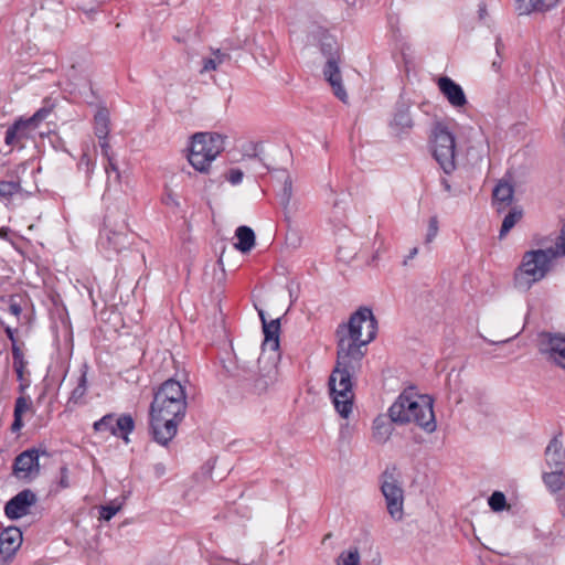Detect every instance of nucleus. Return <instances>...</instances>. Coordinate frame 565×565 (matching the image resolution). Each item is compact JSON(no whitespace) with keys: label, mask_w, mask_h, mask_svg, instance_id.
Instances as JSON below:
<instances>
[{"label":"nucleus","mask_w":565,"mask_h":565,"mask_svg":"<svg viewBox=\"0 0 565 565\" xmlns=\"http://www.w3.org/2000/svg\"><path fill=\"white\" fill-rule=\"evenodd\" d=\"M376 332L377 322L369 308H360L348 324L339 326L337 330V365L329 377V387L334 408L343 418L352 413V376L361 367L362 348L374 340Z\"/></svg>","instance_id":"nucleus-1"},{"label":"nucleus","mask_w":565,"mask_h":565,"mask_svg":"<svg viewBox=\"0 0 565 565\" xmlns=\"http://www.w3.org/2000/svg\"><path fill=\"white\" fill-rule=\"evenodd\" d=\"M186 407V394L181 383L172 379L162 383L150 406V429L159 445L168 446L175 437Z\"/></svg>","instance_id":"nucleus-2"},{"label":"nucleus","mask_w":565,"mask_h":565,"mask_svg":"<svg viewBox=\"0 0 565 565\" xmlns=\"http://www.w3.org/2000/svg\"><path fill=\"white\" fill-rule=\"evenodd\" d=\"M388 416L396 424H415L428 434L437 429L434 399L429 395L402 393L390 406Z\"/></svg>","instance_id":"nucleus-3"},{"label":"nucleus","mask_w":565,"mask_h":565,"mask_svg":"<svg viewBox=\"0 0 565 565\" xmlns=\"http://www.w3.org/2000/svg\"><path fill=\"white\" fill-rule=\"evenodd\" d=\"M259 318L263 323L264 342L263 351L258 359L260 370L262 364L268 363V366L264 367V373L255 381L254 387L258 394H262L271 386L277 380V361L279 359V332H280V320L274 319L267 321L263 310H259Z\"/></svg>","instance_id":"nucleus-4"},{"label":"nucleus","mask_w":565,"mask_h":565,"mask_svg":"<svg viewBox=\"0 0 565 565\" xmlns=\"http://www.w3.org/2000/svg\"><path fill=\"white\" fill-rule=\"evenodd\" d=\"M227 137L218 132H195L190 140L189 163L201 173H209L213 161L225 149Z\"/></svg>","instance_id":"nucleus-5"},{"label":"nucleus","mask_w":565,"mask_h":565,"mask_svg":"<svg viewBox=\"0 0 565 565\" xmlns=\"http://www.w3.org/2000/svg\"><path fill=\"white\" fill-rule=\"evenodd\" d=\"M558 252L553 247L532 249L524 253L522 262L514 274V285L519 289L527 290L542 280L551 269L552 262Z\"/></svg>","instance_id":"nucleus-6"},{"label":"nucleus","mask_w":565,"mask_h":565,"mask_svg":"<svg viewBox=\"0 0 565 565\" xmlns=\"http://www.w3.org/2000/svg\"><path fill=\"white\" fill-rule=\"evenodd\" d=\"M431 151L445 173L456 169V139L443 124H437L431 132Z\"/></svg>","instance_id":"nucleus-7"},{"label":"nucleus","mask_w":565,"mask_h":565,"mask_svg":"<svg viewBox=\"0 0 565 565\" xmlns=\"http://www.w3.org/2000/svg\"><path fill=\"white\" fill-rule=\"evenodd\" d=\"M319 33L321 34V51L324 55L329 56L323 68V75L331 85L334 95L341 102L347 103L348 94L342 85L341 73L337 60V42L331 35L327 34L324 30H319Z\"/></svg>","instance_id":"nucleus-8"},{"label":"nucleus","mask_w":565,"mask_h":565,"mask_svg":"<svg viewBox=\"0 0 565 565\" xmlns=\"http://www.w3.org/2000/svg\"><path fill=\"white\" fill-rule=\"evenodd\" d=\"M381 491L390 516L395 521H401L404 516V490L392 473H383Z\"/></svg>","instance_id":"nucleus-9"},{"label":"nucleus","mask_w":565,"mask_h":565,"mask_svg":"<svg viewBox=\"0 0 565 565\" xmlns=\"http://www.w3.org/2000/svg\"><path fill=\"white\" fill-rule=\"evenodd\" d=\"M539 351L547 361L565 370V333L542 332L539 334Z\"/></svg>","instance_id":"nucleus-10"},{"label":"nucleus","mask_w":565,"mask_h":565,"mask_svg":"<svg viewBox=\"0 0 565 565\" xmlns=\"http://www.w3.org/2000/svg\"><path fill=\"white\" fill-rule=\"evenodd\" d=\"M93 427L96 433H107L129 443V434L135 429V420L129 414L119 416L107 414L95 422Z\"/></svg>","instance_id":"nucleus-11"},{"label":"nucleus","mask_w":565,"mask_h":565,"mask_svg":"<svg viewBox=\"0 0 565 565\" xmlns=\"http://www.w3.org/2000/svg\"><path fill=\"white\" fill-rule=\"evenodd\" d=\"M50 114L47 108H40L30 118H19L10 126L6 132L4 142L8 146H14L17 142L28 139L31 132L34 131L41 121H43Z\"/></svg>","instance_id":"nucleus-12"},{"label":"nucleus","mask_w":565,"mask_h":565,"mask_svg":"<svg viewBox=\"0 0 565 565\" xmlns=\"http://www.w3.org/2000/svg\"><path fill=\"white\" fill-rule=\"evenodd\" d=\"M129 245L127 224L121 222L118 228L113 230L109 227V218L105 221V227L100 231L98 238V247L107 256L118 254Z\"/></svg>","instance_id":"nucleus-13"},{"label":"nucleus","mask_w":565,"mask_h":565,"mask_svg":"<svg viewBox=\"0 0 565 565\" xmlns=\"http://www.w3.org/2000/svg\"><path fill=\"white\" fill-rule=\"evenodd\" d=\"M40 451L35 448L22 451L14 460L13 475L18 479H33L40 472Z\"/></svg>","instance_id":"nucleus-14"},{"label":"nucleus","mask_w":565,"mask_h":565,"mask_svg":"<svg viewBox=\"0 0 565 565\" xmlns=\"http://www.w3.org/2000/svg\"><path fill=\"white\" fill-rule=\"evenodd\" d=\"M35 502V493L29 489L23 490L6 503V515L11 520L20 519L30 513V509Z\"/></svg>","instance_id":"nucleus-15"},{"label":"nucleus","mask_w":565,"mask_h":565,"mask_svg":"<svg viewBox=\"0 0 565 565\" xmlns=\"http://www.w3.org/2000/svg\"><path fill=\"white\" fill-rule=\"evenodd\" d=\"M438 88L452 107L461 108L467 104L462 87L450 77H440L438 79Z\"/></svg>","instance_id":"nucleus-16"},{"label":"nucleus","mask_w":565,"mask_h":565,"mask_svg":"<svg viewBox=\"0 0 565 565\" xmlns=\"http://www.w3.org/2000/svg\"><path fill=\"white\" fill-rule=\"evenodd\" d=\"M22 543V533L18 527L10 526L0 533V557L6 561L10 558Z\"/></svg>","instance_id":"nucleus-17"},{"label":"nucleus","mask_w":565,"mask_h":565,"mask_svg":"<svg viewBox=\"0 0 565 565\" xmlns=\"http://www.w3.org/2000/svg\"><path fill=\"white\" fill-rule=\"evenodd\" d=\"M544 455L545 462L551 469H563L565 465V448L558 436L551 439Z\"/></svg>","instance_id":"nucleus-18"},{"label":"nucleus","mask_w":565,"mask_h":565,"mask_svg":"<svg viewBox=\"0 0 565 565\" xmlns=\"http://www.w3.org/2000/svg\"><path fill=\"white\" fill-rule=\"evenodd\" d=\"M413 125L409 107L405 104L397 105L390 121V127L393 132L396 135L407 132L413 128Z\"/></svg>","instance_id":"nucleus-19"},{"label":"nucleus","mask_w":565,"mask_h":565,"mask_svg":"<svg viewBox=\"0 0 565 565\" xmlns=\"http://www.w3.org/2000/svg\"><path fill=\"white\" fill-rule=\"evenodd\" d=\"M516 10L520 15L530 14L534 11L545 12L558 3V0H515Z\"/></svg>","instance_id":"nucleus-20"},{"label":"nucleus","mask_w":565,"mask_h":565,"mask_svg":"<svg viewBox=\"0 0 565 565\" xmlns=\"http://www.w3.org/2000/svg\"><path fill=\"white\" fill-rule=\"evenodd\" d=\"M392 423L391 418L384 415H380L374 419L372 428L373 438L376 443L384 444L390 439L394 430Z\"/></svg>","instance_id":"nucleus-21"},{"label":"nucleus","mask_w":565,"mask_h":565,"mask_svg":"<svg viewBox=\"0 0 565 565\" xmlns=\"http://www.w3.org/2000/svg\"><path fill=\"white\" fill-rule=\"evenodd\" d=\"M513 186L505 182L500 181L493 190V203L497 205L498 211L509 206L513 200Z\"/></svg>","instance_id":"nucleus-22"},{"label":"nucleus","mask_w":565,"mask_h":565,"mask_svg":"<svg viewBox=\"0 0 565 565\" xmlns=\"http://www.w3.org/2000/svg\"><path fill=\"white\" fill-rule=\"evenodd\" d=\"M31 411H32V402L29 397L19 396L15 399L14 413H13L14 419L11 425V430L13 433H18L22 429V427L24 426V423L22 419L23 415L31 413Z\"/></svg>","instance_id":"nucleus-23"},{"label":"nucleus","mask_w":565,"mask_h":565,"mask_svg":"<svg viewBox=\"0 0 565 565\" xmlns=\"http://www.w3.org/2000/svg\"><path fill=\"white\" fill-rule=\"evenodd\" d=\"M237 237V243H235V248L242 253L249 252L255 245V234L254 231L248 226H239L235 233Z\"/></svg>","instance_id":"nucleus-24"},{"label":"nucleus","mask_w":565,"mask_h":565,"mask_svg":"<svg viewBox=\"0 0 565 565\" xmlns=\"http://www.w3.org/2000/svg\"><path fill=\"white\" fill-rule=\"evenodd\" d=\"M94 130L98 139H105L109 134V114L105 108L99 109L94 117Z\"/></svg>","instance_id":"nucleus-25"},{"label":"nucleus","mask_w":565,"mask_h":565,"mask_svg":"<svg viewBox=\"0 0 565 565\" xmlns=\"http://www.w3.org/2000/svg\"><path fill=\"white\" fill-rule=\"evenodd\" d=\"M543 481L552 492L562 490L565 484V476L563 469H555L551 472H544Z\"/></svg>","instance_id":"nucleus-26"},{"label":"nucleus","mask_w":565,"mask_h":565,"mask_svg":"<svg viewBox=\"0 0 565 565\" xmlns=\"http://www.w3.org/2000/svg\"><path fill=\"white\" fill-rule=\"evenodd\" d=\"M228 58V55L226 53L221 52L220 50L213 51L212 56L204 57L202 63V70L201 73L216 71L217 67L224 63L225 60Z\"/></svg>","instance_id":"nucleus-27"},{"label":"nucleus","mask_w":565,"mask_h":565,"mask_svg":"<svg viewBox=\"0 0 565 565\" xmlns=\"http://www.w3.org/2000/svg\"><path fill=\"white\" fill-rule=\"evenodd\" d=\"M361 557L356 547H351L340 553L335 559V565H360Z\"/></svg>","instance_id":"nucleus-28"},{"label":"nucleus","mask_w":565,"mask_h":565,"mask_svg":"<svg viewBox=\"0 0 565 565\" xmlns=\"http://www.w3.org/2000/svg\"><path fill=\"white\" fill-rule=\"evenodd\" d=\"M12 358H13V369L17 373V377L19 381H22L23 375H24V370L26 367V361L24 360L23 352L15 344L12 345Z\"/></svg>","instance_id":"nucleus-29"},{"label":"nucleus","mask_w":565,"mask_h":565,"mask_svg":"<svg viewBox=\"0 0 565 565\" xmlns=\"http://www.w3.org/2000/svg\"><path fill=\"white\" fill-rule=\"evenodd\" d=\"M521 211L515 209L510 211L503 218L500 230V238L504 237L510 232V230L521 220Z\"/></svg>","instance_id":"nucleus-30"},{"label":"nucleus","mask_w":565,"mask_h":565,"mask_svg":"<svg viewBox=\"0 0 565 565\" xmlns=\"http://www.w3.org/2000/svg\"><path fill=\"white\" fill-rule=\"evenodd\" d=\"M87 391V376L86 372L83 371L81 376L77 380L76 387L72 391L70 401L73 403H78L82 401V398L85 396Z\"/></svg>","instance_id":"nucleus-31"},{"label":"nucleus","mask_w":565,"mask_h":565,"mask_svg":"<svg viewBox=\"0 0 565 565\" xmlns=\"http://www.w3.org/2000/svg\"><path fill=\"white\" fill-rule=\"evenodd\" d=\"M21 191V184L15 181H0V199H9Z\"/></svg>","instance_id":"nucleus-32"},{"label":"nucleus","mask_w":565,"mask_h":565,"mask_svg":"<svg viewBox=\"0 0 565 565\" xmlns=\"http://www.w3.org/2000/svg\"><path fill=\"white\" fill-rule=\"evenodd\" d=\"M488 503L493 511H502L507 504L505 495L502 492L495 491L489 498Z\"/></svg>","instance_id":"nucleus-33"},{"label":"nucleus","mask_w":565,"mask_h":565,"mask_svg":"<svg viewBox=\"0 0 565 565\" xmlns=\"http://www.w3.org/2000/svg\"><path fill=\"white\" fill-rule=\"evenodd\" d=\"M121 509V504H107L102 505L99 510L100 519L105 521H109L113 516L117 514Z\"/></svg>","instance_id":"nucleus-34"},{"label":"nucleus","mask_w":565,"mask_h":565,"mask_svg":"<svg viewBox=\"0 0 565 565\" xmlns=\"http://www.w3.org/2000/svg\"><path fill=\"white\" fill-rule=\"evenodd\" d=\"M438 233V220L436 216L429 218L426 234V243H431Z\"/></svg>","instance_id":"nucleus-35"},{"label":"nucleus","mask_w":565,"mask_h":565,"mask_svg":"<svg viewBox=\"0 0 565 565\" xmlns=\"http://www.w3.org/2000/svg\"><path fill=\"white\" fill-rule=\"evenodd\" d=\"M243 178H244V173L242 170L239 169H231L228 170V172L225 174V179L232 184V185H237L239 184L242 181H243Z\"/></svg>","instance_id":"nucleus-36"},{"label":"nucleus","mask_w":565,"mask_h":565,"mask_svg":"<svg viewBox=\"0 0 565 565\" xmlns=\"http://www.w3.org/2000/svg\"><path fill=\"white\" fill-rule=\"evenodd\" d=\"M291 195H292V181H291V178L289 175H287L284 181V188H282V194H281L282 203L285 205H287L290 202Z\"/></svg>","instance_id":"nucleus-37"},{"label":"nucleus","mask_w":565,"mask_h":565,"mask_svg":"<svg viewBox=\"0 0 565 565\" xmlns=\"http://www.w3.org/2000/svg\"><path fill=\"white\" fill-rule=\"evenodd\" d=\"M162 202H163V204L171 206V207L179 206V201H178L177 196L171 191L167 192L163 195Z\"/></svg>","instance_id":"nucleus-38"},{"label":"nucleus","mask_w":565,"mask_h":565,"mask_svg":"<svg viewBox=\"0 0 565 565\" xmlns=\"http://www.w3.org/2000/svg\"><path fill=\"white\" fill-rule=\"evenodd\" d=\"M61 476H60V486L61 488L65 489L70 487V480H68V469L66 467L61 468Z\"/></svg>","instance_id":"nucleus-39"},{"label":"nucleus","mask_w":565,"mask_h":565,"mask_svg":"<svg viewBox=\"0 0 565 565\" xmlns=\"http://www.w3.org/2000/svg\"><path fill=\"white\" fill-rule=\"evenodd\" d=\"M107 160H108V163L105 166L106 173L109 175L110 172L113 171L116 173V178L119 179V172H118L117 166L113 161L111 157Z\"/></svg>","instance_id":"nucleus-40"},{"label":"nucleus","mask_w":565,"mask_h":565,"mask_svg":"<svg viewBox=\"0 0 565 565\" xmlns=\"http://www.w3.org/2000/svg\"><path fill=\"white\" fill-rule=\"evenodd\" d=\"M99 146L102 148V152L103 154L109 159L110 158V153H109V150H110V146L107 141V137L105 139H99Z\"/></svg>","instance_id":"nucleus-41"},{"label":"nucleus","mask_w":565,"mask_h":565,"mask_svg":"<svg viewBox=\"0 0 565 565\" xmlns=\"http://www.w3.org/2000/svg\"><path fill=\"white\" fill-rule=\"evenodd\" d=\"M81 164H86L87 172H92L95 167V164L90 161L89 157L85 153L81 158Z\"/></svg>","instance_id":"nucleus-42"},{"label":"nucleus","mask_w":565,"mask_h":565,"mask_svg":"<svg viewBox=\"0 0 565 565\" xmlns=\"http://www.w3.org/2000/svg\"><path fill=\"white\" fill-rule=\"evenodd\" d=\"M558 247L561 249V253L565 256V223L561 232Z\"/></svg>","instance_id":"nucleus-43"},{"label":"nucleus","mask_w":565,"mask_h":565,"mask_svg":"<svg viewBox=\"0 0 565 565\" xmlns=\"http://www.w3.org/2000/svg\"><path fill=\"white\" fill-rule=\"evenodd\" d=\"M418 254V248L417 247H413L411 250H409V254L408 256L404 259L403 262V265L406 266L408 260L409 259H413L414 257H416V255Z\"/></svg>","instance_id":"nucleus-44"},{"label":"nucleus","mask_w":565,"mask_h":565,"mask_svg":"<svg viewBox=\"0 0 565 565\" xmlns=\"http://www.w3.org/2000/svg\"><path fill=\"white\" fill-rule=\"evenodd\" d=\"M502 46L503 45H502L501 39L498 38L497 41H495L497 53H500V50H501Z\"/></svg>","instance_id":"nucleus-45"},{"label":"nucleus","mask_w":565,"mask_h":565,"mask_svg":"<svg viewBox=\"0 0 565 565\" xmlns=\"http://www.w3.org/2000/svg\"><path fill=\"white\" fill-rule=\"evenodd\" d=\"M562 514L565 516V500L559 504Z\"/></svg>","instance_id":"nucleus-46"},{"label":"nucleus","mask_w":565,"mask_h":565,"mask_svg":"<svg viewBox=\"0 0 565 565\" xmlns=\"http://www.w3.org/2000/svg\"><path fill=\"white\" fill-rule=\"evenodd\" d=\"M6 235V232L3 228L0 230V237H3Z\"/></svg>","instance_id":"nucleus-47"},{"label":"nucleus","mask_w":565,"mask_h":565,"mask_svg":"<svg viewBox=\"0 0 565 565\" xmlns=\"http://www.w3.org/2000/svg\"><path fill=\"white\" fill-rule=\"evenodd\" d=\"M563 127H564L563 140H564V142H565V120H564Z\"/></svg>","instance_id":"nucleus-48"}]
</instances>
